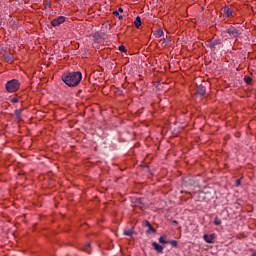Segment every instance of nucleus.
<instances>
[{"label": "nucleus", "instance_id": "nucleus-20", "mask_svg": "<svg viewBox=\"0 0 256 256\" xmlns=\"http://www.w3.org/2000/svg\"><path fill=\"white\" fill-rule=\"evenodd\" d=\"M241 185V179L236 180V187H239Z\"/></svg>", "mask_w": 256, "mask_h": 256}, {"label": "nucleus", "instance_id": "nucleus-16", "mask_svg": "<svg viewBox=\"0 0 256 256\" xmlns=\"http://www.w3.org/2000/svg\"><path fill=\"white\" fill-rule=\"evenodd\" d=\"M124 235H127L128 237H131V235H133V231L132 230L124 231Z\"/></svg>", "mask_w": 256, "mask_h": 256}, {"label": "nucleus", "instance_id": "nucleus-24", "mask_svg": "<svg viewBox=\"0 0 256 256\" xmlns=\"http://www.w3.org/2000/svg\"><path fill=\"white\" fill-rule=\"evenodd\" d=\"M252 256H256V252H254V253L252 254Z\"/></svg>", "mask_w": 256, "mask_h": 256}, {"label": "nucleus", "instance_id": "nucleus-11", "mask_svg": "<svg viewBox=\"0 0 256 256\" xmlns=\"http://www.w3.org/2000/svg\"><path fill=\"white\" fill-rule=\"evenodd\" d=\"M167 239V236H161L160 238H159V243H162V245H165V244H167L168 243V241L166 240Z\"/></svg>", "mask_w": 256, "mask_h": 256}, {"label": "nucleus", "instance_id": "nucleus-2", "mask_svg": "<svg viewBox=\"0 0 256 256\" xmlns=\"http://www.w3.org/2000/svg\"><path fill=\"white\" fill-rule=\"evenodd\" d=\"M5 87L8 93H17V90L21 87V83L17 79H12L6 83Z\"/></svg>", "mask_w": 256, "mask_h": 256}, {"label": "nucleus", "instance_id": "nucleus-13", "mask_svg": "<svg viewBox=\"0 0 256 256\" xmlns=\"http://www.w3.org/2000/svg\"><path fill=\"white\" fill-rule=\"evenodd\" d=\"M169 244H171L172 247H178L179 243L177 240H170L168 241Z\"/></svg>", "mask_w": 256, "mask_h": 256}, {"label": "nucleus", "instance_id": "nucleus-4", "mask_svg": "<svg viewBox=\"0 0 256 256\" xmlns=\"http://www.w3.org/2000/svg\"><path fill=\"white\" fill-rule=\"evenodd\" d=\"M62 23H65V17L59 16L56 19H53L51 22L52 27H59V25H62Z\"/></svg>", "mask_w": 256, "mask_h": 256}, {"label": "nucleus", "instance_id": "nucleus-19", "mask_svg": "<svg viewBox=\"0 0 256 256\" xmlns=\"http://www.w3.org/2000/svg\"><path fill=\"white\" fill-rule=\"evenodd\" d=\"M15 115H17V117H20V115H21V110H15Z\"/></svg>", "mask_w": 256, "mask_h": 256}, {"label": "nucleus", "instance_id": "nucleus-18", "mask_svg": "<svg viewBox=\"0 0 256 256\" xmlns=\"http://www.w3.org/2000/svg\"><path fill=\"white\" fill-rule=\"evenodd\" d=\"M11 103H19V98L13 97V98L11 99Z\"/></svg>", "mask_w": 256, "mask_h": 256}, {"label": "nucleus", "instance_id": "nucleus-6", "mask_svg": "<svg viewBox=\"0 0 256 256\" xmlns=\"http://www.w3.org/2000/svg\"><path fill=\"white\" fill-rule=\"evenodd\" d=\"M152 247H154V249H155V251H157V253H163V246H161L159 243L153 242Z\"/></svg>", "mask_w": 256, "mask_h": 256}, {"label": "nucleus", "instance_id": "nucleus-15", "mask_svg": "<svg viewBox=\"0 0 256 256\" xmlns=\"http://www.w3.org/2000/svg\"><path fill=\"white\" fill-rule=\"evenodd\" d=\"M214 224H215V225H221V219H219V217H216V218L214 219Z\"/></svg>", "mask_w": 256, "mask_h": 256}, {"label": "nucleus", "instance_id": "nucleus-23", "mask_svg": "<svg viewBox=\"0 0 256 256\" xmlns=\"http://www.w3.org/2000/svg\"><path fill=\"white\" fill-rule=\"evenodd\" d=\"M161 35H163V31H160V32H159V37H161Z\"/></svg>", "mask_w": 256, "mask_h": 256}, {"label": "nucleus", "instance_id": "nucleus-5", "mask_svg": "<svg viewBox=\"0 0 256 256\" xmlns=\"http://www.w3.org/2000/svg\"><path fill=\"white\" fill-rule=\"evenodd\" d=\"M203 239L206 243H213V240L215 239V234H204Z\"/></svg>", "mask_w": 256, "mask_h": 256}, {"label": "nucleus", "instance_id": "nucleus-3", "mask_svg": "<svg viewBox=\"0 0 256 256\" xmlns=\"http://www.w3.org/2000/svg\"><path fill=\"white\" fill-rule=\"evenodd\" d=\"M223 33H227L228 35H231V37H239V35H241V33L239 32V30L237 28H235L234 26H229L228 28H226V30L223 31Z\"/></svg>", "mask_w": 256, "mask_h": 256}, {"label": "nucleus", "instance_id": "nucleus-9", "mask_svg": "<svg viewBox=\"0 0 256 256\" xmlns=\"http://www.w3.org/2000/svg\"><path fill=\"white\" fill-rule=\"evenodd\" d=\"M134 25L136 27V29H139V27L141 26V17L137 16L135 21H134Z\"/></svg>", "mask_w": 256, "mask_h": 256}, {"label": "nucleus", "instance_id": "nucleus-14", "mask_svg": "<svg viewBox=\"0 0 256 256\" xmlns=\"http://www.w3.org/2000/svg\"><path fill=\"white\" fill-rule=\"evenodd\" d=\"M119 51H121V53H127V49L125 48V45H120Z\"/></svg>", "mask_w": 256, "mask_h": 256}, {"label": "nucleus", "instance_id": "nucleus-21", "mask_svg": "<svg viewBox=\"0 0 256 256\" xmlns=\"http://www.w3.org/2000/svg\"><path fill=\"white\" fill-rule=\"evenodd\" d=\"M119 13H123V8H118Z\"/></svg>", "mask_w": 256, "mask_h": 256}, {"label": "nucleus", "instance_id": "nucleus-10", "mask_svg": "<svg viewBox=\"0 0 256 256\" xmlns=\"http://www.w3.org/2000/svg\"><path fill=\"white\" fill-rule=\"evenodd\" d=\"M197 93H199V95H205V87L198 86L197 87Z\"/></svg>", "mask_w": 256, "mask_h": 256}, {"label": "nucleus", "instance_id": "nucleus-25", "mask_svg": "<svg viewBox=\"0 0 256 256\" xmlns=\"http://www.w3.org/2000/svg\"><path fill=\"white\" fill-rule=\"evenodd\" d=\"M174 223H177V221H174Z\"/></svg>", "mask_w": 256, "mask_h": 256}, {"label": "nucleus", "instance_id": "nucleus-1", "mask_svg": "<svg viewBox=\"0 0 256 256\" xmlns=\"http://www.w3.org/2000/svg\"><path fill=\"white\" fill-rule=\"evenodd\" d=\"M61 79L68 87H77L81 83V79H83V74L81 72H66Z\"/></svg>", "mask_w": 256, "mask_h": 256}, {"label": "nucleus", "instance_id": "nucleus-12", "mask_svg": "<svg viewBox=\"0 0 256 256\" xmlns=\"http://www.w3.org/2000/svg\"><path fill=\"white\" fill-rule=\"evenodd\" d=\"M244 81H245V83H246L247 85H251L253 79H252L251 77H249V76H246V77L244 78Z\"/></svg>", "mask_w": 256, "mask_h": 256}, {"label": "nucleus", "instance_id": "nucleus-7", "mask_svg": "<svg viewBox=\"0 0 256 256\" xmlns=\"http://www.w3.org/2000/svg\"><path fill=\"white\" fill-rule=\"evenodd\" d=\"M223 11L226 17H233V9L226 6Z\"/></svg>", "mask_w": 256, "mask_h": 256}, {"label": "nucleus", "instance_id": "nucleus-17", "mask_svg": "<svg viewBox=\"0 0 256 256\" xmlns=\"http://www.w3.org/2000/svg\"><path fill=\"white\" fill-rule=\"evenodd\" d=\"M113 15L115 16V17H118V19H123V16H119V11H114L113 12Z\"/></svg>", "mask_w": 256, "mask_h": 256}, {"label": "nucleus", "instance_id": "nucleus-8", "mask_svg": "<svg viewBox=\"0 0 256 256\" xmlns=\"http://www.w3.org/2000/svg\"><path fill=\"white\" fill-rule=\"evenodd\" d=\"M146 223V227H148L149 231H151L152 233H157V230L155 228H153V226L151 225V223L149 221H145Z\"/></svg>", "mask_w": 256, "mask_h": 256}, {"label": "nucleus", "instance_id": "nucleus-22", "mask_svg": "<svg viewBox=\"0 0 256 256\" xmlns=\"http://www.w3.org/2000/svg\"><path fill=\"white\" fill-rule=\"evenodd\" d=\"M210 47L213 49V47H215V43H210Z\"/></svg>", "mask_w": 256, "mask_h": 256}]
</instances>
